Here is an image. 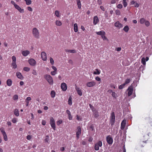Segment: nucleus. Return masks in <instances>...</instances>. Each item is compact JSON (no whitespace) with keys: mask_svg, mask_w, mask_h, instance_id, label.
<instances>
[{"mask_svg":"<svg viewBox=\"0 0 152 152\" xmlns=\"http://www.w3.org/2000/svg\"><path fill=\"white\" fill-rule=\"evenodd\" d=\"M13 112L14 115L17 117H18L19 116V113L18 109L16 108L15 109L13 110Z\"/></svg>","mask_w":152,"mask_h":152,"instance_id":"obj_23","label":"nucleus"},{"mask_svg":"<svg viewBox=\"0 0 152 152\" xmlns=\"http://www.w3.org/2000/svg\"><path fill=\"white\" fill-rule=\"evenodd\" d=\"M28 62L30 65L34 66L36 65V62L35 60L33 58H30L28 60Z\"/></svg>","mask_w":152,"mask_h":152,"instance_id":"obj_9","label":"nucleus"},{"mask_svg":"<svg viewBox=\"0 0 152 152\" xmlns=\"http://www.w3.org/2000/svg\"><path fill=\"white\" fill-rule=\"evenodd\" d=\"M81 129L80 126L77 127L76 132V138L78 140L79 138L80 135L81 134Z\"/></svg>","mask_w":152,"mask_h":152,"instance_id":"obj_7","label":"nucleus"},{"mask_svg":"<svg viewBox=\"0 0 152 152\" xmlns=\"http://www.w3.org/2000/svg\"><path fill=\"white\" fill-rule=\"evenodd\" d=\"M30 70V68L29 67H25L23 68V70L26 72H28Z\"/></svg>","mask_w":152,"mask_h":152,"instance_id":"obj_44","label":"nucleus"},{"mask_svg":"<svg viewBox=\"0 0 152 152\" xmlns=\"http://www.w3.org/2000/svg\"><path fill=\"white\" fill-rule=\"evenodd\" d=\"M96 71H94V75H99L100 73V70L96 69H95Z\"/></svg>","mask_w":152,"mask_h":152,"instance_id":"obj_31","label":"nucleus"},{"mask_svg":"<svg viewBox=\"0 0 152 152\" xmlns=\"http://www.w3.org/2000/svg\"><path fill=\"white\" fill-rule=\"evenodd\" d=\"M115 116L114 113L112 112L110 116V124L111 126H113L115 123Z\"/></svg>","mask_w":152,"mask_h":152,"instance_id":"obj_3","label":"nucleus"},{"mask_svg":"<svg viewBox=\"0 0 152 152\" xmlns=\"http://www.w3.org/2000/svg\"><path fill=\"white\" fill-rule=\"evenodd\" d=\"M68 118L69 120H71L72 119V117L71 114L68 115Z\"/></svg>","mask_w":152,"mask_h":152,"instance_id":"obj_60","label":"nucleus"},{"mask_svg":"<svg viewBox=\"0 0 152 152\" xmlns=\"http://www.w3.org/2000/svg\"><path fill=\"white\" fill-rule=\"evenodd\" d=\"M50 124L52 128L54 130H56V125L55 123V120L53 118L51 117L50 118Z\"/></svg>","mask_w":152,"mask_h":152,"instance_id":"obj_5","label":"nucleus"},{"mask_svg":"<svg viewBox=\"0 0 152 152\" xmlns=\"http://www.w3.org/2000/svg\"><path fill=\"white\" fill-rule=\"evenodd\" d=\"M99 20L97 16H95L94 17L93 24L94 25H96L99 22Z\"/></svg>","mask_w":152,"mask_h":152,"instance_id":"obj_16","label":"nucleus"},{"mask_svg":"<svg viewBox=\"0 0 152 152\" xmlns=\"http://www.w3.org/2000/svg\"><path fill=\"white\" fill-rule=\"evenodd\" d=\"M145 20L144 18H142L140 20L139 22L140 24H143L144 23Z\"/></svg>","mask_w":152,"mask_h":152,"instance_id":"obj_33","label":"nucleus"},{"mask_svg":"<svg viewBox=\"0 0 152 152\" xmlns=\"http://www.w3.org/2000/svg\"><path fill=\"white\" fill-rule=\"evenodd\" d=\"M57 73V71H54L51 72L50 74L52 75H54Z\"/></svg>","mask_w":152,"mask_h":152,"instance_id":"obj_51","label":"nucleus"},{"mask_svg":"<svg viewBox=\"0 0 152 152\" xmlns=\"http://www.w3.org/2000/svg\"><path fill=\"white\" fill-rule=\"evenodd\" d=\"M123 5L124 7H126L127 6V4L126 2H123Z\"/></svg>","mask_w":152,"mask_h":152,"instance_id":"obj_58","label":"nucleus"},{"mask_svg":"<svg viewBox=\"0 0 152 152\" xmlns=\"http://www.w3.org/2000/svg\"><path fill=\"white\" fill-rule=\"evenodd\" d=\"M141 62L144 65H145L146 62L145 59L144 58H142L141 59Z\"/></svg>","mask_w":152,"mask_h":152,"instance_id":"obj_45","label":"nucleus"},{"mask_svg":"<svg viewBox=\"0 0 152 152\" xmlns=\"http://www.w3.org/2000/svg\"><path fill=\"white\" fill-rule=\"evenodd\" d=\"M112 96L115 98H116L117 96V94L114 92H112Z\"/></svg>","mask_w":152,"mask_h":152,"instance_id":"obj_47","label":"nucleus"},{"mask_svg":"<svg viewBox=\"0 0 152 152\" xmlns=\"http://www.w3.org/2000/svg\"><path fill=\"white\" fill-rule=\"evenodd\" d=\"M11 66L13 69H15L17 67V65L16 62H12Z\"/></svg>","mask_w":152,"mask_h":152,"instance_id":"obj_30","label":"nucleus"},{"mask_svg":"<svg viewBox=\"0 0 152 152\" xmlns=\"http://www.w3.org/2000/svg\"><path fill=\"white\" fill-rule=\"evenodd\" d=\"M45 78L47 81L50 85L53 84V80L52 77L50 75L48 74L45 75H44Z\"/></svg>","mask_w":152,"mask_h":152,"instance_id":"obj_2","label":"nucleus"},{"mask_svg":"<svg viewBox=\"0 0 152 152\" xmlns=\"http://www.w3.org/2000/svg\"><path fill=\"white\" fill-rule=\"evenodd\" d=\"M129 29V26H126L123 28V30L126 32H127Z\"/></svg>","mask_w":152,"mask_h":152,"instance_id":"obj_32","label":"nucleus"},{"mask_svg":"<svg viewBox=\"0 0 152 152\" xmlns=\"http://www.w3.org/2000/svg\"><path fill=\"white\" fill-rule=\"evenodd\" d=\"M95 80L97 81H100L101 78L99 76H97L95 77Z\"/></svg>","mask_w":152,"mask_h":152,"instance_id":"obj_57","label":"nucleus"},{"mask_svg":"<svg viewBox=\"0 0 152 152\" xmlns=\"http://www.w3.org/2000/svg\"><path fill=\"white\" fill-rule=\"evenodd\" d=\"M45 142L48 143H49V137L48 135H47L45 137Z\"/></svg>","mask_w":152,"mask_h":152,"instance_id":"obj_43","label":"nucleus"},{"mask_svg":"<svg viewBox=\"0 0 152 152\" xmlns=\"http://www.w3.org/2000/svg\"><path fill=\"white\" fill-rule=\"evenodd\" d=\"M145 23L146 26L147 27H148L150 25V23L149 21L148 20H145Z\"/></svg>","mask_w":152,"mask_h":152,"instance_id":"obj_39","label":"nucleus"},{"mask_svg":"<svg viewBox=\"0 0 152 152\" xmlns=\"http://www.w3.org/2000/svg\"><path fill=\"white\" fill-rule=\"evenodd\" d=\"M105 35H102L101 36L103 40H107V37L105 36Z\"/></svg>","mask_w":152,"mask_h":152,"instance_id":"obj_53","label":"nucleus"},{"mask_svg":"<svg viewBox=\"0 0 152 152\" xmlns=\"http://www.w3.org/2000/svg\"><path fill=\"white\" fill-rule=\"evenodd\" d=\"M15 9H17L20 12L23 13L24 10L23 9H22L18 5H15Z\"/></svg>","mask_w":152,"mask_h":152,"instance_id":"obj_18","label":"nucleus"},{"mask_svg":"<svg viewBox=\"0 0 152 152\" xmlns=\"http://www.w3.org/2000/svg\"><path fill=\"white\" fill-rule=\"evenodd\" d=\"M65 51L66 52L68 53H76V51L75 50H70L68 49H66L65 50Z\"/></svg>","mask_w":152,"mask_h":152,"instance_id":"obj_28","label":"nucleus"},{"mask_svg":"<svg viewBox=\"0 0 152 152\" xmlns=\"http://www.w3.org/2000/svg\"><path fill=\"white\" fill-rule=\"evenodd\" d=\"M125 85L124 83L123 84L120 85L118 87V88L119 89H123L125 86Z\"/></svg>","mask_w":152,"mask_h":152,"instance_id":"obj_38","label":"nucleus"},{"mask_svg":"<svg viewBox=\"0 0 152 152\" xmlns=\"http://www.w3.org/2000/svg\"><path fill=\"white\" fill-rule=\"evenodd\" d=\"M18 99V96L17 95H15L13 96V99L14 100H16Z\"/></svg>","mask_w":152,"mask_h":152,"instance_id":"obj_48","label":"nucleus"},{"mask_svg":"<svg viewBox=\"0 0 152 152\" xmlns=\"http://www.w3.org/2000/svg\"><path fill=\"white\" fill-rule=\"evenodd\" d=\"M75 89L76 90L78 94L80 96H81L82 95V92L81 89H80V87H78L75 84Z\"/></svg>","mask_w":152,"mask_h":152,"instance_id":"obj_11","label":"nucleus"},{"mask_svg":"<svg viewBox=\"0 0 152 152\" xmlns=\"http://www.w3.org/2000/svg\"><path fill=\"white\" fill-rule=\"evenodd\" d=\"M42 124L43 125H45L46 124V121L44 120L42 121Z\"/></svg>","mask_w":152,"mask_h":152,"instance_id":"obj_64","label":"nucleus"},{"mask_svg":"<svg viewBox=\"0 0 152 152\" xmlns=\"http://www.w3.org/2000/svg\"><path fill=\"white\" fill-rule=\"evenodd\" d=\"M74 29L75 32H77L78 31V27L77 23H75L74 25Z\"/></svg>","mask_w":152,"mask_h":152,"instance_id":"obj_29","label":"nucleus"},{"mask_svg":"<svg viewBox=\"0 0 152 152\" xmlns=\"http://www.w3.org/2000/svg\"><path fill=\"white\" fill-rule=\"evenodd\" d=\"M50 63L52 65H53L54 64V61L53 59V58L51 57H50Z\"/></svg>","mask_w":152,"mask_h":152,"instance_id":"obj_42","label":"nucleus"},{"mask_svg":"<svg viewBox=\"0 0 152 152\" xmlns=\"http://www.w3.org/2000/svg\"><path fill=\"white\" fill-rule=\"evenodd\" d=\"M89 129L91 131H93L94 130V127L93 125H91L89 126Z\"/></svg>","mask_w":152,"mask_h":152,"instance_id":"obj_50","label":"nucleus"},{"mask_svg":"<svg viewBox=\"0 0 152 152\" xmlns=\"http://www.w3.org/2000/svg\"><path fill=\"white\" fill-rule=\"evenodd\" d=\"M131 4L132 5H134V6L135 7H139V4L137 2L134 1V0L132 1L131 2Z\"/></svg>","mask_w":152,"mask_h":152,"instance_id":"obj_22","label":"nucleus"},{"mask_svg":"<svg viewBox=\"0 0 152 152\" xmlns=\"http://www.w3.org/2000/svg\"><path fill=\"white\" fill-rule=\"evenodd\" d=\"M62 121L61 120H60L58 121L57 122V125L59 126L60 124H61L62 123Z\"/></svg>","mask_w":152,"mask_h":152,"instance_id":"obj_46","label":"nucleus"},{"mask_svg":"<svg viewBox=\"0 0 152 152\" xmlns=\"http://www.w3.org/2000/svg\"><path fill=\"white\" fill-rule=\"evenodd\" d=\"M61 88L64 91H66L67 89L66 84L64 83H62L61 84Z\"/></svg>","mask_w":152,"mask_h":152,"instance_id":"obj_13","label":"nucleus"},{"mask_svg":"<svg viewBox=\"0 0 152 152\" xmlns=\"http://www.w3.org/2000/svg\"><path fill=\"white\" fill-rule=\"evenodd\" d=\"M96 83L94 81H92L91 82H88L86 84V86L89 87H93L96 86Z\"/></svg>","mask_w":152,"mask_h":152,"instance_id":"obj_10","label":"nucleus"},{"mask_svg":"<svg viewBox=\"0 0 152 152\" xmlns=\"http://www.w3.org/2000/svg\"><path fill=\"white\" fill-rule=\"evenodd\" d=\"M96 33L97 34L100 35L101 36L102 35H105V32L104 31H99L96 32Z\"/></svg>","mask_w":152,"mask_h":152,"instance_id":"obj_24","label":"nucleus"},{"mask_svg":"<svg viewBox=\"0 0 152 152\" xmlns=\"http://www.w3.org/2000/svg\"><path fill=\"white\" fill-rule=\"evenodd\" d=\"M68 104L70 105H72V97L71 96L69 97L68 99Z\"/></svg>","mask_w":152,"mask_h":152,"instance_id":"obj_35","label":"nucleus"},{"mask_svg":"<svg viewBox=\"0 0 152 152\" xmlns=\"http://www.w3.org/2000/svg\"><path fill=\"white\" fill-rule=\"evenodd\" d=\"M16 75L18 78L21 80H22L23 79V77L21 73L19 72H17L16 73Z\"/></svg>","mask_w":152,"mask_h":152,"instance_id":"obj_20","label":"nucleus"},{"mask_svg":"<svg viewBox=\"0 0 152 152\" xmlns=\"http://www.w3.org/2000/svg\"><path fill=\"white\" fill-rule=\"evenodd\" d=\"M131 79H130L127 78L126 79L125 81V83H124L126 85V84H127L129 83L131 81Z\"/></svg>","mask_w":152,"mask_h":152,"instance_id":"obj_34","label":"nucleus"},{"mask_svg":"<svg viewBox=\"0 0 152 152\" xmlns=\"http://www.w3.org/2000/svg\"><path fill=\"white\" fill-rule=\"evenodd\" d=\"M115 26L118 28H121L123 27L122 24L120 23L119 21L116 22L114 24Z\"/></svg>","mask_w":152,"mask_h":152,"instance_id":"obj_17","label":"nucleus"},{"mask_svg":"<svg viewBox=\"0 0 152 152\" xmlns=\"http://www.w3.org/2000/svg\"><path fill=\"white\" fill-rule=\"evenodd\" d=\"M107 142L109 145H112L113 143V139L110 135H109L106 137Z\"/></svg>","mask_w":152,"mask_h":152,"instance_id":"obj_8","label":"nucleus"},{"mask_svg":"<svg viewBox=\"0 0 152 152\" xmlns=\"http://www.w3.org/2000/svg\"><path fill=\"white\" fill-rule=\"evenodd\" d=\"M122 5L121 4H119L117 6L118 8L119 9H121L122 8Z\"/></svg>","mask_w":152,"mask_h":152,"instance_id":"obj_56","label":"nucleus"},{"mask_svg":"<svg viewBox=\"0 0 152 152\" xmlns=\"http://www.w3.org/2000/svg\"><path fill=\"white\" fill-rule=\"evenodd\" d=\"M126 120L124 119L121 122V129L123 130L124 129L126 124Z\"/></svg>","mask_w":152,"mask_h":152,"instance_id":"obj_15","label":"nucleus"},{"mask_svg":"<svg viewBox=\"0 0 152 152\" xmlns=\"http://www.w3.org/2000/svg\"><path fill=\"white\" fill-rule=\"evenodd\" d=\"M11 3L14 5V7L15 6V5H17V4H16L15 2L13 1H11Z\"/></svg>","mask_w":152,"mask_h":152,"instance_id":"obj_63","label":"nucleus"},{"mask_svg":"<svg viewBox=\"0 0 152 152\" xmlns=\"http://www.w3.org/2000/svg\"><path fill=\"white\" fill-rule=\"evenodd\" d=\"M26 138L28 140H30L31 138V136L30 135H27V136Z\"/></svg>","mask_w":152,"mask_h":152,"instance_id":"obj_54","label":"nucleus"},{"mask_svg":"<svg viewBox=\"0 0 152 152\" xmlns=\"http://www.w3.org/2000/svg\"><path fill=\"white\" fill-rule=\"evenodd\" d=\"M55 23L56 25L59 26H61L62 24V22L58 20H56Z\"/></svg>","mask_w":152,"mask_h":152,"instance_id":"obj_27","label":"nucleus"},{"mask_svg":"<svg viewBox=\"0 0 152 152\" xmlns=\"http://www.w3.org/2000/svg\"><path fill=\"white\" fill-rule=\"evenodd\" d=\"M92 111L94 112V115L95 118H97L99 116V113L96 110L92 109Z\"/></svg>","mask_w":152,"mask_h":152,"instance_id":"obj_19","label":"nucleus"},{"mask_svg":"<svg viewBox=\"0 0 152 152\" xmlns=\"http://www.w3.org/2000/svg\"><path fill=\"white\" fill-rule=\"evenodd\" d=\"M41 57L44 61H46L47 60V56L46 53L44 52H42L41 53Z\"/></svg>","mask_w":152,"mask_h":152,"instance_id":"obj_14","label":"nucleus"},{"mask_svg":"<svg viewBox=\"0 0 152 152\" xmlns=\"http://www.w3.org/2000/svg\"><path fill=\"white\" fill-rule=\"evenodd\" d=\"M133 90V88L132 86H130L128 88V96H130L132 94Z\"/></svg>","mask_w":152,"mask_h":152,"instance_id":"obj_12","label":"nucleus"},{"mask_svg":"<svg viewBox=\"0 0 152 152\" xmlns=\"http://www.w3.org/2000/svg\"><path fill=\"white\" fill-rule=\"evenodd\" d=\"M32 73L35 75H37V73L36 72V71L35 70H33L32 71Z\"/></svg>","mask_w":152,"mask_h":152,"instance_id":"obj_61","label":"nucleus"},{"mask_svg":"<svg viewBox=\"0 0 152 152\" xmlns=\"http://www.w3.org/2000/svg\"><path fill=\"white\" fill-rule=\"evenodd\" d=\"M7 84L8 86H10L12 85V81L11 79H9L7 81Z\"/></svg>","mask_w":152,"mask_h":152,"instance_id":"obj_26","label":"nucleus"},{"mask_svg":"<svg viewBox=\"0 0 152 152\" xmlns=\"http://www.w3.org/2000/svg\"><path fill=\"white\" fill-rule=\"evenodd\" d=\"M26 2V4L27 5H29L31 3V1L30 0H25Z\"/></svg>","mask_w":152,"mask_h":152,"instance_id":"obj_37","label":"nucleus"},{"mask_svg":"<svg viewBox=\"0 0 152 152\" xmlns=\"http://www.w3.org/2000/svg\"><path fill=\"white\" fill-rule=\"evenodd\" d=\"M76 118L78 121H81L82 120V118L78 115H76Z\"/></svg>","mask_w":152,"mask_h":152,"instance_id":"obj_41","label":"nucleus"},{"mask_svg":"<svg viewBox=\"0 0 152 152\" xmlns=\"http://www.w3.org/2000/svg\"><path fill=\"white\" fill-rule=\"evenodd\" d=\"M27 9L28 10L30 11H32V8L30 7H27Z\"/></svg>","mask_w":152,"mask_h":152,"instance_id":"obj_62","label":"nucleus"},{"mask_svg":"<svg viewBox=\"0 0 152 152\" xmlns=\"http://www.w3.org/2000/svg\"><path fill=\"white\" fill-rule=\"evenodd\" d=\"M102 146V142L101 141H99L94 145V149L96 151H98L99 150V147Z\"/></svg>","mask_w":152,"mask_h":152,"instance_id":"obj_4","label":"nucleus"},{"mask_svg":"<svg viewBox=\"0 0 152 152\" xmlns=\"http://www.w3.org/2000/svg\"><path fill=\"white\" fill-rule=\"evenodd\" d=\"M116 15H120V12L119 10H117L115 11Z\"/></svg>","mask_w":152,"mask_h":152,"instance_id":"obj_55","label":"nucleus"},{"mask_svg":"<svg viewBox=\"0 0 152 152\" xmlns=\"http://www.w3.org/2000/svg\"><path fill=\"white\" fill-rule=\"evenodd\" d=\"M78 7L79 9H81V3L80 0H76Z\"/></svg>","mask_w":152,"mask_h":152,"instance_id":"obj_25","label":"nucleus"},{"mask_svg":"<svg viewBox=\"0 0 152 152\" xmlns=\"http://www.w3.org/2000/svg\"><path fill=\"white\" fill-rule=\"evenodd\" d=\"M97 2L99 5H100L102 4V1L101 0H98Z\"/></svg>","mask_w":152,"mask_h":152,"instance_id":"obj_59","label":"nucleus"},{"mask_svg":"<svg viewBox=\"0 0 152 152\" xmlns=\"http://www.w3.org/2000/svg\"><path fill=\"white\" fill-rule=\"evenodd\" d=\"M32 34L34 37L36 39L39 38V30L36 27L34 28L32 30Z\"/></svg>","mask_w":152,"mask_h":152,"instance_id":"obj_1","label":"nucleus"},{"mask_svg":"<svg viewBox=\"0 0 152 152\" xmlns=\"http://www.w3.org/2000/svg\"><path fill=\"white\" fill-rule=\"evenodd\" d=\"M51 95L52 98H54L55 96V92L54 91H52L51 92Z\"/></svg>","mask_w":152,"mask_h":152,"instance_id":"obj_36","label":"nucleus"},{"mask_svg":"<svg viewBox=\"0 0 152 152\" xmlns=\"http://www.w3.org/2000/svg\"><path fill=\"white\" fill-rule=\"evenodd\" d=\"M59 12L58 11L56 10L55 12V15L58 17H60V15H59Z\"/></svg>","mask_w":152,"mask_h":152,"instance_id":"obj_40","label":"nucleus"},{"mask_svg":"<svg viewBox=\"0 0 152 152\" xmlns=\"http://www.w3.org/2000/svg\"><path fill=\"white\" fill-rule=\"evenodd\" d=\"M17 118H12V122L14 123H15L17 122Z\"/></svg>","mask_w":152,"mask_h":152,"instance_id":"obj_49","label":"nucleus"},{"mask_svg":"<svg viewBox=\"0 0 152 152\" xmlns=\"http://www.w3.org/2000/svg\"><path fill=\"white\" fill-rule=\"evenodd\" d=\"M0 130L2 134L3 135L4 139L5 141H7L8 139L7 134L4 131V129L3 127H1L0 129Z\"/></svg>","mask_w":152,"mask_h":152,"instance_id":"obj_6","label":"nucleus"},{"mask_svg":"<svg viewBox=\"0 0 152 152\" xmlns=\"http://www.w3.org/2000/svg\"><path fill=\"white\" fill-rule=\"evenodd\" d=\"M12 62H16V58L15 56H13L12 57Z\"/></svg>","mask_w":152,"mask_h":152,"instance_id":"obj_52","label":"nucleus"},{"mask_svg":"<svg viewBox=\"0 0 152 152\" xmlns=\"http://www.w3.org/2000/svg\"><path fill=\"white\" fill-rule=\"evenodd\" d=\"M22 53L23 56H26L30 53V52L28 50H24L22 52Z\"/></svg>","mask_w":152,"mask_h":152,"instance_id":"obj_21","label":"nucleus"}]
</instances>
